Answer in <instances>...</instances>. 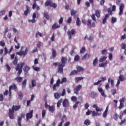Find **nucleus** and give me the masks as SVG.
I'll use <instances>...</instances> for the list:
<instances>
[{
    "label": "nucleus",
    "instance_id": "obj_50",
    "mask_svg": "<svg viewBox=\"0 0 126 126\" xmlns=\"http://www.w3.org/2000/svg\"><path fill=\"white\" fill-rule=\"evenodd\" d=\"M50 6H51L52 7H53L54 8H56V7H57V5L56 3H53V2H51V4L50 5Z\"/></svg>",
    "mask_w": 126,
    "mask_h": 126
},
{
    "label": "nucleus",
    "instance_id": "obj_4",
    "mask_svg": "<svg viewBox=\"0 0 126 126\" xmlns=\"http://www.w3.org/2000/svg\"><path fill=\"white\" fill-rule=\"evenodd\" d=\"M82 22L84 24V25H87L89 27H95V22H92V20L89 19L87 21V23H86V20L85 19L82 20Z\"/></svg>",
    "mask_w": 126,
    "mask_h": 126
},
{
    "label": "nucleus",
    "instance_id": "obj_32",
    "mask_svg": "<svg viewBox=\"0 0 126 126\" xmlns=\"http://www.w3.org/2000/svg\"><path fill=\"white\" fill-rule=\"evenodd\" d=\"M49 112H51V113H54V111H55V107H54V106H50L49 105Z\"/></svg>",
    "mask_w": 126,
    "mask_h": 126
},
{
    "label": "nucleus",
    "instance_id": "obj_26",
    "mask_svg": "<svg viewBox=\"0 0 126 126\" xmlns=\"http://www.w3.org/2000/svg\"><path fill=\"white\" fill-rule=\"evenodd\" d=\"M52 3V0H47L45 3V6H51V4Z\"/></svg>",
    "mask_w": 126,
    "mask_h": 126
},
{
    "label": "nucleus",
    "instance_id": "obj_30",
    "mask_svg": "<svg viewBox=\"0 0 126 126\" xmlns=\"http://www.w3.org/2000/svg\"><path fill=\"white\" fill-rule=\"evenodd\" d=\"M98 64V58H95V59L93 61V65L94 66H96Z\"/></svg>",
    "mask_w": 126,
    "mask_h": 126
},
{
    "label": "nucleus",
    "instance_id": "obj_45",
    "mask_svg": "<svg viewBox=\"0 0 126 126\" xmlns=\"http://www.w3.org/2000/svg\"><path fill=\"white\" fill-rule=\"evenodd\" d=\"M80 58L79 57V56L76 55L74 58V61L75 62H78V60H80Z\"/></svg>",
    "mask_w": 126,
    "mask_h": 126
},
{
    "label": "nucleus",
    "instance_id": "obj_49",
    "mask_svg": "<svg viewBox=\"0 0 126 126\" xmlns=\"http://www.w3.org/2000/svg\"><path fill=\"white\" fill-rule=\"evenodd\" d=\"M32 68H33L34 70L35 71H40V68L39 67L32 66Z\"/></svg>",
    "mask_w": 126,
    "mask_h": 126
},
{
    "label": "nucleus",
    "instance_id": "obj_1",
    "mask_svg": "<svg viewBox=\"0 0 126 126\" xmlns=\"http://www.w3.org/2000/svg\"><path fill=\"white\" fill-rule=\"evenodd\" d=\"M24 64H25L24 63H22L20 64H18V65L15 67L16 71H18L17 73L18 76L15 78V80L18 83H20V82L23 80V78H22V77H20V75L22 73V68L23 66H24Z\"/></svg>",
    "mask_w": 126,
    "mask_h": 126
},
{
    "label": "nucleus",
    "instance_id": "obj_27",
    "mask_svg": "<svg viewBox=\"0 0 126 126\" xmlns=\"http://www.w3.org/2000/svg\"><path fill=\"white\" fill-rule=\"evenodd\" d=\"M27 82V79H25L24 81L22 82V88H25L26 87V83Z\"/></svg>",
    "mask_w": 126,
    "mask_h": 126
},
{
    "label": "nucleus",
    "instance_id": "obj_7",
    "mask_svg": "<svg viewBox=\"0 0 126 126\" xmlns=\"http://www.w3.org/2000/svg\"><path fill=\"white\" fill-rule=\"evenodd\" d=\"M75 33H76V32L74 29H72L71 31H69L67 32L69 40L71 39V35H75Z\"/></svg>",
    "mask_w": 126,
    "mask_h": 126
},
{
    "label": "nucleus",
    "instance_id": "obj_54",
    "mask_svg": "<svg viewBox=\"0 0 126 126\" xmlns=\"http://www.w3.org/2000/svg\"><path fill=\"white\" fill-rule=\"evenodd\" d=\"M63 22V17H61L60 20H59V24H62Z\"/></svg>",
    "mask_w": 126,
    "mask_h": 126
},
{
    "label": "nucleus",
    "instance_id": "obj_33",
    "mask_svg": "<svg viewBox=\"0 0 126 126\" xmlns=\"http://www.w3.org/2000/svg\"><path fill=\"white\" fill-rule=\"evenodd\" d=\"M107 64H108V62L106 61V63H102L99 64V67H105V66H106V65H107Z\"/></svg>",
    "mask_w": 126,
    "mask_h": 126
},
{
    "label": "nucleus",
    "instance_id": "obj_18",
    "mask_svg": "<svg viewBox=\"0 0 126 126\" xmlns=\"http://www.w3.org/2000/svg\"><path fill=\"white\" fill-rule=\"evenodd\" d=\"M37 83L36 82V80L35 79H33L32 80V86H30V89H32V87L34 88L36 86Z\"/></svg>",
    "mask_w": 126,
    "mask_h": 126
},
{
    "label": "nucleus",
    "instance_id": "obj_24",
    "mask_svg": "<svg viewBox=\"0 0 126 126\" xmlns=\"http://www.w3.org/2000/svg\"><path fill=\"white\" fill-rule=\"evenodd\" d=\"M52 52L53 59H56V57H57V51H56V49H52Z\"/></svg>",
    "mask_w": 126,
    "mask_h": 126
},
{
    "label": "nucleus",
    "instance_id": "obj_22",
    "mask_svg": "<svg viewBox=\"0 0 126 126\" xmlns=\"http://www.w3.org/2000/svg\"><path fill=\"white\" fill-rule=\"evenodd\" d=\"M44 17L46 18L47 20H49L50 19V15H49V13L48 12L45 11L44 12Z\"/></svg>",
    "mask_w": 126,
    "mask_h": 126
},
{
    "label": "nucleus",
    "instance_id": "obj_39",
    "mask_svg": "<svg viewBox=\"0 0 126 126\" xmlns=\"http://www.w3.org/2000/svg\"><path fill=\"white\" fill-rule=\"evenodd\" d=\"M70 12L71 16H73V15H75L76 14L77 11L72 9L71 10Z\"/></svg>",
    "mask_w": 126,
    "mask_h": 126
},
{
    "label": "nucleus",
    "instance_id": "obj_29",
    "mask_svg": "<svg viewBox=\"0 0 126 126\" xmlns=\"http://www.w3.org/2000/svg\"><path fill=\"white\" fill-rule=\"evenodd\" d=\"M91 98H92V99H94L96 98V97H97V94L95 93L92 92L91 93Z\"/></svg>",
    "mask_w": 126,
    "mask_h": 126
},
{
    "label": "nucleus",
    "instance_id": "obj_62",
    "mask_svg": "<svg viewBox=\"0 0 126 126\" xmlns=\"http://www.w3.org/2000/svg\"><path fill=\"white\" fill-rule=\"evenodd\" d=\"M125 39H126V34H124L123 35H122L121 37V40H125Z\"/></svg>",
    "mask_w": 126,
    "mask_h": 126
},
{
    "label": "nucleus",
    "instance_id": "obj_3",
    "mask_svg": "<svg viewBox=\"0 0 126 126\" xmlns=\"http://www.w3.org/2000/svg\"><path fill=\"white\" fill-rule=\"evenodd\" d=\"M67 62V58L65 57H62L61 59V63L59 66V69L58 70V73H63V67L65 66V63Z\"/></svg>",
    "mask_w": 126,
    "mask_h": 126
},
{
    "label": "nucleus",
    "instance_id": "obj_64",
    "mask_svg": "<svg viewBox=\"0 0 126 126\" xmlns=\"http://www.w3.org/2000/svg\"><path fill=\"white\" fill-rule=\"evenodd\" d=\"M123 108H124V103H120L119 109H123Z\"/></svg>",
    "mask_w": 126,
    "mask_h": 126
},
{
    "label": "nucleus",
    "instance_id": "obj_34",
    "mask_svg": "<svg viewBox=\"0 0 126 126\" xmlns=\"http://www.w3.org/2000/svg\"><path fill=\"white\" fill-rule=\"evenodd\" d=\"M77 73H78V71L76 70H74L71 72L70 75H74L75 74H77Z\"/></svg>",
    "mask_w": 126,
    "mask_h": 126
},
{
    "label": "nucleus",
    "instance_id": "obj_17",
    "mask_svg": "<svg viewBox=\"0 0 126 126\" xmlns=\"http://www.w3.org/2000/svg\"><path fill=\"white\" fill-rule=\"evenodd\" d=\"M92 117H99L100 114L98 112H95V111H91Z\"/></svg>",
    "mask_w": 126,
    "mask_h": 126
},
{
    "label": "nucleus",
    "instance_id": "obj_20",
    "mask_svg": "<svg viewBox=\"0 0 126 126\" xmlns=\"http://www.w3.org/2000/svg\"><path fill=\"white\" fill-rule=\"evenodd\" d=\"M60 27H61V26L59 25H58L57 23H54L52 26V29L54 30L58 29V28H60Z\"/></svg>",
    "mask_w": 126,
    "mask_h": 126
},
{
    "label": "nucleus",
    "instance_id": "obj_15",
    "mask_svg": "<svg viewBox=\"0 0 126 126\" xmlns=\"http://www.w3.org/2000/svg\"><path fill=\"white\" fill-rule=\"evenodd\" d=\"M109 110V106H107L106 108V109L105 111L103 113V117L104 118V119H106L107 118V116H108V111Z\"/></svg>",
    "mask_w": 126,
    "mask_h": 126
},
{
    "label": "nucleus",
    "instance_id": "obj_53",
    "mask_svg": "<svg viewBox=\"0 0 126 126\" xmlns=\"http://www.w3.org/2000/svg\"><path fill=\"white\" fill-rule=\"evenodd\" d=\"M108 58L110 61L113 60V54H112V53H109Z\"/></svg>",
    "mask_w": 126,
    "mask_h": 126
},
{
    "label": "nucleus",
    "instance_id": "obj_47",
    "mask_svg": "<svg viewBox=\"0 0 126 126\" xmlns=\"http://www.w3.org/2000/svg\"><path fill=\"white\" fill-rule=\"evenodd\" d=\"M38 35H39V37H42V33L39 32H37L35 34V38H38Z\"/></svg>",
    "mask_w": 126,
    "mask_h": 126
},
{
    "label": "nucleus",
    "instance_id": "obj_51",
    "mask_svg": "<svg viewBox=\"0 0 126 126\" xmlns=\"http://www.w3.org/2000/svg\"><path fill=\"white\" fill-rule=\"evenodd\" d=\"M112 94L113 95V96H115V94L117 93V90L113 89L111 90Z\"/></svg>",
    "mask_w": 126,
    "mask_h": 126
},
{
    "label": "nucleus",
    "instance_id": "obj_11",
    "mask_svg": "<svg viewBox=\"0 0 126 126\" xmlns=\"http://www.w3.org/2000/svg\"><path fill=\"white\" fill-rule=\"evenodd\" d=\"M30 69V67L28 66L27 65L25 66L24 68V71L25 72V76H29V75H28V71H29Z\"/></svg>",
    "mask_w": 126,
    "mask_h": 126
},
{
    "label": "nucleus",
    "instance_id": "obj_63",
    "mask_svg": "<svg viewBox=\"0 0 126 126\" xmlns=\"http://www.w3.org/2000/svg\"><path fill=\"white\" fill-rule=\"evenodd\" d=\"M88 108H89V104L87 103L85 104V110H87Z\"/></svg>",
    "mask_w": 126,
    "mask_h": 126
},
{
    "label": "nucleus",
    "instance_id": "obj_37",
    "mask_svg": "<svg viewBox=\"0 0 126 126\" xmlns=\"http://www.w3.org/2000/svg\"><path fill=\"white\" fill-rule=\"evenodd\" d=\"M17 62H18V59H17V57H15L14 60L13 61V63L14 65H17Z\"/></svg>",
    "mask_w": 126,
    "mask_h": 126
},
{
    "label": "nucleus",
    "instance_id": "obj_61",
    "mask_svg": "<svg viewBox=\"0 0 126 126\" xmlns=\"http://www.w3.org/2000/svg\"><path fill=\"white\" fill-rule=\"evenodd\" d=\"M5 66L6 67V68H7L8 70V72H9L10 71V66H9V65H8V64L6 63L5 64Z\"/></svg>",
    "mask_w": 126,
    "mask_h": 126
},
{
    "label": "nucleus",
    "instance_id": "obj_23",
    "mask_svg": "<svg viewBox=\"0 0 126 126\" xmlns=\"http://www.w3.org/2000/svg\"><path fill=\"white\" fill-rule=\"evenodd\" d=\"M109 17H110V16L109 15V14H106L104 18L102 20L103 24H105L106 23V21H107V19H108Z\"/></svg>",
    "mask_w": 126,
    "mask_h": 126
},
{
    "label": "nucleus",
    "instance_id": "obj_41",
    "mask_svg": "<svg viewBox=\"0 0 126 126\" xmlns=\"http://www.w3.org/2000/svg\"><path fill=\"white\" fill-rule=\"evenodd\" d=\"M63 102V98L60 99L58 102H57V107L59 108L61 107V104H62V102Z\"/></svg>",
    "mask_w": 126,
    "mask_h": 126
},
{
    "label": "nucleus",
    "instance_id": "obj_59",
    "mask_svg": "<svg viewBox=\"0 0 126 126\" xmlns=\"http://www.w3.org/2000/svg\"><path fill=\"white\" fill-rule=\"evenodd\" d=\"M95 111L96 112H102V111H103V108H99V107H98L96 109Z\"/></svg>",
    "mask_w": 126,
    "mask_h": 126
},
{
    "label": "nucleus",
    "instance_id": "obj_43",
    "mask_svg": "<svg viewBox=\"0 0 126 126\" xmlns=\"http://www.w3.org/2000/svg\"><path fill=\"white\" fill-rule=\"evenodd\" d=\"M84 125L89 126L90 125V121L89 120H86L84 122Z\"/></svg>",
    "mask_w": 126,
    "mask_h": 126
},
{
    "label": "nucleus",
    "instance_id": "obj_8",
    "mask_svg": "<svg viewBox=\"0 0 126 126\" xmlns=\"http://www.w3.org/2000/svg\"><path fill=\"white\" fill-rule=\"evenodd\" d=\"M82 88V86L81 85H78L77 87H75V88L74 89V93L75 94H76L77 95H78V93L79 92V90Z\"/></svg>",
    "mask_w": 126,
    "mask_h": 126
},
{
    "label": "nucleus",
    "instance_id": "obj_52",
    "mask_svg": "<svg viewBox=\"0 0 126 126\" xmlns=\"http://www.w3.org/2000/svg\"><path fill=\"white\" fill-rule=\"evenodd\" d=\"M125 101H126V98L125 97H122L120 100V102L121 103H125Z\"/></svg>",
    "mask_w": 126,
    "mask_h": 126
},
{
    "label": "nucleus",
    "instance_id": "obj_48",
    "mask_svg": "<svg viewBox=\"0 0 126 126\" xmlns=\"http://www.w3.org/2000/svg\"><path fill=\"white\" fill-rule=\"evenodd\" d=\"M80 103V102H79V101H76V104L73 106V109H76V108H77V106H78V104H79Z\"/></svg>",
    "mask_w": 126,
    "mask_h": 126
},
{
    "label": "nucleus",
    "instance_id": "obj_5",
    "mask_svg": "<svg viewBox=\"0 0 126 126\" xmlns=\"http://www.w3.org/2000/svg\"><path fill=\"white\" fill-rule=\"evenodd\" d=\"M28 54V48H26L25 51H20L17 52L16 53L17 55H18V56H23L24 57L26 56Z\"/></svg>",
    "mask_w": 126,
    "mask_h": 126
},
{
    "label": "nucleus",
    "instance_id": "obj_36",
    "mask_svg": "<svg viewBox=\"0 0 126 126\" xmlns=\"http://www.w3.org/2000/svg\"><path fill=\"white\" fill-rule=\"evenodd\" d=\"M54 96L55 99H59V98L61 97V94L59 93H56L54 94Z\"/></svg>",
    "mask_w": 126,
    "mask_h": 126
},
{
    "label": "nucleus",
    "instance_id": "obj_14",
    "mask_svg": "<svg viewBox=\"0 0 126 126\" xmlns=\"http://www.w3.org/2000/svg\"><path fill=\"white\" fill-rule=\"evenodd\" d=\"M17 89V86L15 83L12 84L9 87V90H16Z\"/></svg>",
    "mask_w": 126,
    "mask_h": 126
},
{
    "label": "nucleus",
    "instance_id": "obj_19",
    "mask_svg": "<svg viewBox=\"0 0 126 126\" xmlns=\"http://www.w3.org/2000/svg\"><path fill=\"white\" fill-rule=\"evenodd\" d=\"M83 79H84V77H75L74 80L76 83H78L79 81H80L81 80H83Z\"/></svg>",
    "mask_w": 126,
    "mask_h": 126
},
{
    "label": "nucleus",
    "instance_id": "obj_6",
    "mask_svg": "<svg viewBox=\"0 0 126 126\" xmlns=\"http://www.w3.org/2000/svg\"><path fill=\"white\" fill-rule=\"evenodd\" d=\"M60 84H61V79H58L56 82V83L53 85V89L54 91H57V88L59 87Z\"/></svg>",
    "mask_w": 126,
    "mask_h": 126
},
{
    "label": "nucleus",
    "instance_id": "obj_12",
    "mask_svg": "<svg viewBox=\"0 0 126 126\" xmlns=\"http://www.w3.org/2000/svg\"><path fill=\"white\" fill-rule=\"evenodd\" d=\"M125 8V4L121 3L119 7V15H122L124 12V9Z\"/></svg>",
    "mask_w": 126,
    "mask_h": 126
},
{
    "label": "nucleus",
    "instance_id": "obj_60",
    "mask_svg": "<svg viewBox=\"0 0 126 126\" xmlns=\"http://www.w3.org/2000/svg\"><path fill=\"white\" fill-rule=\"evenodd\" d=\"M46 116V111L45 110H43L42 111V117L44 118Z\"/></svg>",
    "mask_w": 126,
    "mask_h": 126
},
{
    "label": "nucleus",
    "instance_id": "obj_2",
    "mask_svg": "<svg viewBox=\"0 0 126 126\" xmlns=\"http://www.w3.org/2000/svg\"><path fill=\"white\" fill-rule=\"evenodd\" d=\"M21 108V106L20 105H17V106H14L13 105L12 109H9V117L10 120H13L14 119H15L14 117V111H18L19 109Z\"/></svg>",
    "mask_w": 126,
    "mask_h": 126
},
{
    "label": "nucleus",
    "instance_id": "obj_40",
    "mask_svg": "<svg viewBox=\"0 0 126 126\" xmlns=\"http://www.w3.org/2000/svg\"><path fill=\"white\" fill-rule=\"evenodd\" d=\"M86 50L85 49V47H82L81 49L80 50V54H84Z\"/></svg>",
    "mask_w": 126,
    "mask_h": 126
},
{
    "label": "nucleus",
    "instance_id": "obj_31",
    "mask_svg": "<svg viewBox=\"0 0 126 126\" xmlns=\"http://www.w3.org/2000/svg\"><path fill=\"white\" fill-rule=\"evenodd\" d=\"M94 14H95V16H96V17H97V18H99V17H100L101 16V15L100 14V11L98 10H95Z\"/></svg>",
    "mask_w": 126,
    "mask_h": 126
},
{
    "label": "nucleus",
    "instance_id": "obj_35",
    "mask_svg": "<svg viewBox=\"0 0 126 126\" xmlns=\"http://www.w3.org/2000/svg\"><path fill=\"white\" fill-rule=\"evenodd\" d=\"M84 39L85 40H88L89 41H93V39H94V37H93V36H90L89 37L85 36Z\"/></svg>",
    "mask_w": 126,
    "mask_h": 126
},
{
    "label": "nucleus",
    "instance_id": "obj_25",
    "mask_svg": "<svg viewBox=\"0 0 126 126\" xmlns=\"http://www.w3.org/2000/svg\"><path fill=\"white\" fill-rule=\"evenodd\" d=\"M107 59L106 56H102L99 59V63H103V62H105Z\"/></svg>",
    "mask_w": 126,
    "mask_h": 126
},
{
    "label": "nucleus",
    "instance_id": "obj_55",
    "mask_svg": "<svg viewBox=\"0 0 126 126\" xmlns=\"http://www.w3.org/2000/svg\"><path fill=\"white\" fill-rule=\"evenodd\" d=\"M107 53H108V52L106 49L103 50L101 52L102 55H107Z\"/></svg>",
    "mask_w": 126,
    "mask_h": 126
},
{
    "label": "nucleus",
    "instance_id": "obj_28",
    "mask_svg": "<svg viewBox=\"0 0 126 126\" xmlns=\"http://www.w3.org/2000/svg\"><path fill=\"white\" fill-rule=\"evenodd\" d=\"M81 25V21H80V19H79V18H77L76 21V25H77V26H80Z\"/></svg>",
    "mask_w": 126,
    "mask_h": 126
},
{
    "label": "nucleus",
    "instance_id": "obj_10",
    "mask_svg": "<svg viewBox=\"0 0 126 126\" xmlns=\"http://www.w3.org/2000/svg\"><path fill=\"white\" fill-rule=\"evenodd\" d=\"M33 117V110H31L29 113L26 114L27 121Z\"/></svg>",
    "mask_w": 126,
    "mask_h": 126
},
{
    "label": "nucleus",
    "instance_id": "obj_21",
    "mask_svg": "<svg viewBox=\"0 0 126 126\" xmlns=\"http://www.w3.org/2000/svg\"><path fill=\"white\" fill-rule=\"evenodd\" d=\"M14 41L15 42V43H17V45H15V49H19V48H20V44H19V43H18V42L16 40V37L14 38Z\"/></svg>",
    "mask_w": 126,
    "mask_h": 126
},
{
    "label": "nucleus",
    "instance_id": "obj_9",
    "mask_svg": "<svg viewBox=\"0 0 126 126\" xmlns=\"http://www.w3.org/2000/svg\"><path fill=\"white\" fill-rule=\"evenodd\" d=\"M22 118H25V114L22 113L21 114V117H18L17 122L19 126H21V121H22Z\"/></svg>",
    "mask_w": 126,
    "mask_h": 126
},
{
    "label": "nucleus",
    "instance_id": "obj_46",
    "mask_svg": "<svg viewBox=\"0 0 126 126\" xmlns=\"http://www.w3.org/2000/svg\"><path fill=\"white\" fill-rule=\"evenodd\" d=\"M113 119L117 121V120L119 119V115H118L117 113L115 114L113 116Z\"/></svg>",
    "mask_w": 126,
    "mask_h": 126
},
{
    "label": "nucleus",
    "instance_id": "obj_57",
    "mask_svg": "<svg viewBox=\"0 0 126 126\" xmlns=\"http://www.w3.org/2000/svg\"><path fill=\"white\" fill-rule=\"evenodd\" d=\"M51 40L52 41V42H54L55 41V32H54L52 34V36L51 37Z\"/></svg>",
    "mask_w": 126,
    "mask_h": 126
},
{
    "label": "nucleus",
    "instance_id": "obj_42",
    "mask_svg": "<svg viewBox=\"0 0 126 126\" xmlns=\"http://www.w3.org/2000/svg\"><path fill=\"white\" fill-rule=\"evenodd\" d=\"M111 22L113 24H114V23H116V22H117V18L112 17L111 18Z\"/></svg>",
    "mask_w": 126,
    "mask_h": 126
},
{
    "label": "nucleus",
    "instance_id": "obj_38",
    "mask_svg": "<svg viewBox=\"0 0 126 126\" xmlns=\"http://www.w3.org/2000/svg\"><path fill=\"white\" fill-rule=\"evenodd\" d=\"M77 71H79V72H80V71H83V70H84V69H83L82 67H80L79 66H77Z\"/></svg>",
    "mask_w": 126,
    "mask_h": 126
},
{
    "label": "nucleus",
    "instance_id": "obj_56",
    "mask_svg": "<svg viewBox=\"0 0 126 126\" xmlns=\"http://www.w3.org/2000/svg\"><path fill=\"white\" fill-rule=\"evenodd\" d=\"M76 100H77V97H76V96H72L71 97V100L73 102H75V101H76Z\"/></svg>",
    "mask_w": 126,
    "mask_h": 126
},
{
    "label": "nucleus",
    "instance_id": "obj_13",
    "mask_svg": "<svg viewBox=\"0 0 126 126\" xmlns=\"http://www.w3.org/2000/svg\"><path fill=\"white\" fill-rule=\"evenodd\" d=\"M63 106L65 108L69 106V102L67 99H64L63 102Z\"/></svg>",
    "mask_w": 126,
    "mask_h": 126
},
{
    "label": "nucleus",
    "instance_id": "obj_16",
    "mask_svg": "<svg viewBox=\"0 0 126 126\" xmlns=\"http://www.w3.org/2000/svg\"><path fill=\"white\" fill-rule=\"evenodd\" d=\"M26 8L27 9L24 11V15H25V16H27V15H28V13H30V7H29V6L27 5Z\"/></svg>",
    "mask_w": 126,
    "mask_h": 126
},
{
    "label": "nucleus",
    "instance_id": "obj_58",
    "mask_svg": "<svg viewBox=\"0 0 126 126\" xmlns=\"http://www.w3.org/2000/svg\"><path fill=\"white\" fill-rule=\"evenodd\" d=\"M95 14H93L92 16V19L94 20V21H96V17H95Z\"/></svg>",
    "mask_w": 126,
    "mask_h": 126
},
{
    "label": "nucleus",
    "instance_id": "obj_44",
    "mask_svg": "<svg viewBox=\"0 0 126 126\" xmlns=\"http://www.w3.org/2000/svg\"><path fill=\"white\" fill-rule=\"evenodd\" d=\"M64 82H66V78L65 77L63 78L61 81L60 80V84H63Z\"/></svg>",
    "mask_w": 126,
    "mask_h": 126
}]
</instances>
